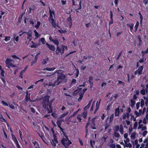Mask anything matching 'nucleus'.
<instances>
[{"instance_id":"72a5a7b5","label":"nucleus","mask_w":148,"mask_h":148,"mask_svg":"<svg viewBox=\"0 0 148 148\" xmlns=\"http://www.w3.org/2000/svg\"><path fill=\"white\" fill-rule=\"evenodd\" d=\"M114 115L113 114H112L110 116V122L111 123L113 121V119L114 117Z\"/></svg>"},{"instance_id":"6e6d98bb","label":"nucleus","mask_w":148,"mask_h":148,"mask_svg":"<svg viewBox=\"0 0 148 148\" xmlns=\"http://www.w3.org/2000/svg\"><path fill=\"white\" fill-rule=\"evenodd\" d=\"M51 143L54 146H56V143L55 142H54L53 140H52V141L51 142Z\"/></svg>"},{"instance_id":"a19ab883","label":"nucleus","mask_w":148,"mask_h":148,"mask_svg":"<svg viewBox=\"0 0 148 148\" xmlns=\"http://www.w3.org/2000/svg\"><path fill=\"white\" fill-rule=\"evenodd\" d=\"M61 142L62 144L65 147V138H63L61 140Z\"/></svg>"},{"instance_id":"cd10ccee","label":"nucleus","mask_w":148,"mask_h":148,"mask_svg":"<svg viewBox=\"0 0 148 148\" xmlns=\"http://www.w3.org/2000/svg\"><path fill=\"white\" fill-rule=\"evenodd\" d=\"M95 141L94 140L92 141V140H90V143L91 146L93 148V145H94L95 144Z\"/></svg>"},{"instance_id":"b1692460","label":"nucleus","mask_w":148,"mask_h":148,"mask_svg":"<svg viewBox=\"0 0 148 148\" xmlns=\"http://www.w3.org/2000/svg\"><path fill=\"white\" fill-rule=\"evenodd\" d=\"M48 58H47L43 60L42 62V64L43 65L47 63V62L48 60Z\"/></svg>"},{"instance_id":"37998d69","label":"nucleus","mask_w":148,"mask_h":148,"mask_svg":"<svg viewBox=\"0 0 148 148\" xmlns=\"http://www.w3.org/2000/svg\"><path fill=\"white\" fill-rule=\"evenodd\" d=\"M51 115L55 119H56L57 117V114L55 113H52Z\"/></svg>"},{"instance_id":"20e7f679","label":"nucleus","mask_w":148,"mask_h":148,"mask_svg":"<svg viewBox=\"0 0 148 148\" xmlns=\"http://www.w3.org/2000/svg\"><path fill=\"white\" fill-rule=\"evenodd\" d=\"M64 50V47L63 48L62 50L60 47H57L56 50V53L57 54H58L60 53H61V54H62L63 53V51Z\"/></svg>"},{"instance_id":"9d476101","label":"nucleus","mask_w":148,"mask_h":148,"mask_svg":"<svg viewBox=\"0 0 148 148\" xmlns=\"http://www.w3.org/2000/svg\"><path fill=\"white\" fill-rule=\"evenodd\" d=\"M124 142H125L124 147H126L131 148L132 147V145L130 143L126 142L125 140H124Z\"/></svg>"},{"instance_id":"9b49d317","label":"nucleus","mask_w":148,"mask_h":148,"mask_svg":"<svg viewBox=\"0 0 148 148\" xmlns=\"http://www.w3.org/2000/svg\"><path fill=\"white\" fill-rule=\"evenodd\" d=\"M72 19L71 18L70 16V17L68 18L67 19V23L69 24V27L71 28L72 25Z\"/></svg>"},{"instance_id":"423d86ee","label":"nucleus","mask_w":148,"mask_h":148,"mask_svg":"<svg viewBox=\"0 0 148 148\" xmlns=\"http://www.w3.org/2000/svg\"><path fill=\"white\" fill-rule=\"evenodd\" d=\"M46 45L48 47L49 49L52 50L54 51L55 50V48L54 46L51 45H50L47 43L46 44Z\"/></svg>"},{"instance_id":"5701e85b","label":"nucleus","mask_w":148,"mask_h":148,"mask_svg":"<svg viewBox=\"0 0 148 148\" xmlns=\"http://www.w3.org/2000/svg\"><path fill=\"white\" fill-rule=\"evenodd\" d=\"M135 101L133 99L131 100V103L130 106L131 107H133L135 105Z\"/></svg>"},{"instance_id":"f257e3e1","label":"nucleus","mask_w":148,"mask_h":148,"mask_svg":"<svg viewBox=\"0 0 148 148\" xmlns=\"http://www.w3.org/2000/svg\"><path fill=\"white\" fill-rule=\"evenodd\" d=\"M50 96L48 95H45L43 99L42 105L43 108L47 110L48 113H50L53 112L52 103L53 101H49Z\"/></svg>"},{"instance_id":"0eeeda50","label":"nucleus","mask_w":148,"mask_h":148,"mask_svg":"<svg viewBox=\"0 0 148 148\" xmlns=\"http://www.w3.org/2000/svg\"><path fill=\"white\" fill-rule=\"evenodd\" d=\"M31 44H32V45H30V47L31 48H36L38 46L40 45V43H36L35 42H34L33 41H32L31 42Z\"/></svg>"},{"instance_id":"5fc2aeb1","label":"nucleus","mask_w":148,"mask_h":148,"mask_svg":"<svg viewBox=\"0 0 148 148\" xmlns=\"http://www.w3.org/2000/svg\"><path fill=\"white\" fill-rule=\"evenodd\" d=\"M139 26V23L137 21L136 23V24L135 26V28H136V31L137 29Z\"/></svg>"},{"instance_id":"8fccbe9b","label":"nucleus","mask_w":148,"mask_h":148,"mask_svg":"<svg viewBox=\"0 0 148 148\" xmlns=\"http://www.w3.org/2000/svg\"><path fill=\"white\" fill-rule=\"evenodd\" d=\"M34 32L35 34V36L37 37H38L39 36V35L38 33L36 30H34Z\"/></svg>"},{"instance_id":"3c124183","label":"nucleus","mask_w":148,"mask_h":148,"mask_svg":"<svg viewBox=\"0 0 148 148\" xmlns=\"http://www.w3.org/2000/svg\"><path fill=\"white\" fill-rule=\"evenodd\" d=\"M109 147L110 148H115L116 145L114 144H113L110 145Z\"/></svg>"},{"instance_id":"f704fd0d","label":"nucleus","mask_w":148,"mask_h":148,"mask_svg":"<svg viewBox=\"0 0 148 148\" xmlns=\"http://www.w3.org/2000/svg\"><path fill=\"white\" fill-rule=\"evenodd\" d=\"M136 133L135 132H134L132 134L131 136V137L132 139H134L136 137Z\"/></svg>"},{"instance_id":"dca6fc26","label":"nucleus","mask_w":148,"mask_h":148,"mask_svg":"<svg viewBox=\"0 0 148 148\" xmlns=\"http://www.w3.org/2000/svg\"><path fill=\"white\" fill-rule=\"evenodd\" d=\"M38 134L40 136L41 139L44 142H45V136L44 135V134L42 132L40 134L38 133Z\"/></svg>"},{"instance_id":"6ab92c4d","label":"nucleus","mask_w":148,"mask_h":148,"mask_svg":"<svg viewBox=\"0 0 148 148\" xmlns=\"http://www.w3.org/2000/svg\"><path fill=\"white\" fill-rule=\"evenodd\" d=\"M143 68V66H141L137 70V71L138 72V74L139 75H140L142 74Z\"/></svg>"},{"instance_id":"338daca9","label":"nucleus","mask_w":148,"mask_h":148,"mask_svg":"<svg viewBox=\"0 0 148 148\" xmlns=\"http://www.w3.org/2000/svg\"><path fill=\"white\" fill-rule=\"evenodd\" d=\"M87 115V112H85L83 113V117L86 118V116Z\"/></svg>"},{"instance_id":"c85d7f7f","label":"nucleus","mask_w":148,"mask_h":148,"mask_svg":"<svg viewBox=\"0 0 148 148\" xmlns=\"http://www.w3.org/2000/svg\"><path fill=\"white\" fill-rule=\"evenodd\" d=\"M39 41L41 42L42 43V44L43 45H44L45 44L46 41H45V39L44 38H41L39 40Z\"/></svg>"},{"instance_id":"bb28decb","label":"nucleus","mask_w":148,"mask_h":148,"mask_svg":"<svg viewBox=\"0 0 148 148\" xmlns=\"http://www.w3.org/2000/svg\"><path fill=\"white\" fill-rule=\"evenodd\" d=\"M52 42L57 45H59V42L57 39H54Z\"/></svg>"},{"instance_id":"393cba45","label":"nucleus","mask_w":148,"mask_h":148,"mask_svg":"<svg viewBox=\"0 0 148 148\" xmlns=\"http://www.w3.org/2000/svg\"><path fill=\"white\" fill-rule=\"evenodd\" d=\"M119 127L117 125H116L114 126V131L115 132H116L118 131L119 130Z\"/></svg>"},{"instance_id":"58836bf2","label":"nucleus","mask_w":148,"mask_h":148,"mask_svg":"<svg viewBox=\"0 0 148 148\" xmlns=\"http://www.w3.org/2000/svg\"><path fill=\"white\" fill-rule=\"evenodd\" d=\"M95 118H93L91 120V124L93 125H95Z\"/></svg>"},{"instance_id":"7ed1b4c3","label":"nucleus","mask_w":148,"mask_h":148,"mask_svg":"<svg viewBox=\"0 0 148 148\" xmlns=\"http://www.w3.org/2000/svg\"><path fill=\"white\" fill-rule=\"evenodd\" d=\"M57 79H58L60 80V81L62 82V81L65 78V75L62 73L58 72L57 73Z\"/></svg>"},{"instance_id":"bf43d9fd","label":"nucleus","mask_w":148,"mask_h":148,"mask_svg":"<svg viewBox=\"0 0 148 148\" xmlns=\"http://www.w3.org/2000/svg\"><path fill=\"white\" fill-rule=\"evenodd\" d=\"M12 57L14 58V59H19V60H20V59L18 57H17L16 55H12Z\"/></svg>"},{"instance_id":"ea45409f","label":"nucleus","mask_w":148,"mask_h":148,"mask_svg":"<svg viewBox=\"0 0 148 148\" xmlns=\"http://www.w3.org/2000/svg\"><path fill=\"white\" fill-rule=\"evenodd\" d=\"M119 84H121L123 86H124L125 85L124 83L120 80H118V83L117 84L118 85Z\"/></svg>"},{"instance_id":"1a4fd4ad","label":"nucleus","mask_w":148,"mask_h":148,"mask_svg":"<svg viewBox=\"0 0 148 148\" xmlns=\"http://www.w3.org/2000/svg\"><path fill=\"white\" fill-rule=\"evenodd\" d=\"M51 20L50 21L51 22V24L53 27L55 28H56V27H59L58 25H56L54 18H52Z\"/></svg>"},{"instance_id":"c9c22d12","label":"nucleus","mask_w":148,"mask_h":148,"mask_svg":"<svg viewBox=\"0 0 148 148\" xmlns=\"http://www.w3.org/2000/svg\"><path fill=\"white\" fill-rule=\"evenodd\" d=\"M11 37L10 36H6L5 37L4 40L6 42H7L10 40Z\"/></svg>"},{"instance_id":"ddd939ff","label":"nucleus","mask_w":148,"mask_h":148,"mask_svg":"<svg viewBox=\"0 0 148 148\" xmlns=\"http://www.w3.org/2000/svg\"><path fill=\"white\" fill-rule=\"evenodd\" d=\"M92 99H91L89 101L88 105L85 107L84 108V109L85 110H86L87 109L89 108L90 105L91 104V103L92 101Z\"/></svg>"},{"instance_id":"69168bd1","label":"nucleus","mask_w":148,"mask_h":148,"mask_svg":"<svg viewBox=\"0 0 148 148\" xmlns=\"http://www.w3.org/2000/svg\"><path fill=\"white\" fill-rule=\"evenodd\" d=\"M76 82V80L75 79H73L71 81V84H75Z\"/></svg>"},{"instance_id":"49530a36","label":"nucleus","mask_w":148,"mask_h":148,"mask_svg":"<svg viewBox=\"0 0 148 148\" xmlns=\"http://www.w3.org/2000/svg\"><path fill=\"white\" fill-rule=\"evenodd\" d=\"M141 106L142 107L144 105V101L143 99H141L140 101Z\"/></svg>"},{"instance_id":"c03bdc74","label":"nucleus","mask_w":148,"mask_h":148,"mask_svg":"<svg viewBox=\"0 0 148 148\" xmlns=\"http://www.w3.org/2000/svg\"><path fill=\"white\" fill-rule=\"evenodd\" d=\"M53 140L56 143H58V141L57 140V138H56V136L55 135H54V139Z\"/></svg>"},{"instance_id":"2f4dec72","label":"nucleus","mask_w":148,"mask_h":148,"mask_svg":"<svg viewBox=\"0 0 148 148\" xmlns=\"http://www.w3.org/2000/svg\"><path fill=\"white\" fill-rule=\"evenodd\" d=\"M145 89L143 88L140 91V93L143 95H145Z\"/></svg>"},{"instance_id":"4468645a","label":"nucleus","mask_w":148,"mask_h":148,"mask_svg":"<svg viewBox=\"0 0 148 148\" xmlns=\"http://www.w3.org/2000/svg\"><path fill=\"white\" fill-rule=\"evenodd\" d=\"M65 142H66L67 143L66 144L67 145H69L72 144L70 140L67 136L65 135Z\"/></svg>"},{"instance_id":"6e6552de","label":"nucleus","mask_w":148,"mask_h":148,"mask_svg":"<svg viewBox=\"0 0 148 148\" xmlns=\"http://www.w3.org/2000/svg\"><path fill=\"white\" fill-rule=\"evenodd\" d=\"M29 13L30 14L31 11H34L36 10V7L34 5H32L29 7Z\"/></svg>"},{"instance_id":"e2e57ef3","label":"nucleus","mask_w":148,"mask_h":148,"mask_svg":"<svg viewBox=\"0 0 148 148\" xmlns=\"http://www.w3.org/2000/svg\"><path fill=\"white\" fill-rule=\"evenodd\" d=\"M17 148H21L18 142L15 143Z\"/></svg>"},{"instance_id":"f03ea898","label":"nucleus","mask_w":148,"mask_h":148,"mask_svg":"<svg viewBox=\"0 0 148 148\" xmlns=\"http://www.w3.org/2000/svg\"><path fill=\"white\" fill-rule=\"evenodd\" d=\"M14 62V61L13 60L8 58L6 59L5 62L6 67L9 68H10L11 67H16V65L13 64Z\"/></svg>"},{"instance_id":"412c9836","label":"nucleus","mask_w":148,"mask_h":148,"mask_svg":"<svg viewBox=\"0 0 148 148\" xmlns=\"http://www.w3.org/2000/svg\"><path fill=\"white\" fill-rule=\"evenodd\" d=\"M55 69H56L55 68H49L47 67V68H45L43 70V71L46 70V71H53V70H54Z\"/></svg>"},{"instance_id":"aec40b11","label":"nucleus","mask_w":148,"mask_h":148,"mask_svg":"<svg viewBox=\"0 0 148 148\" xmlns=\"http://www.w3.org/2000/svg\"><path fill=\"white\" fill-rule=\"evenodd\" d=\"M62 121H64L63 120H58L57 121V124L59 127H61Z\"/></svg>"},{"instance_id":"e433bc0d","label":"nucleus","mask_w":148,"mask_h":148,"mask_svg":"<svg viewBox=\"0 0 148 148\" xmlns=\"http://www.w3.org/2000/svg\"><path fill=\"white\" fill-rule=\"evenodd\" d=\"M142 53L143 55H144L146 54L147 53H148V47L147 49V50L145 51H142L141 52Z\"/></svg>"},{"instance_id":"f8f14e48","label":"nucleus","mask_w":148,"mask_h":148,"mask_svg":"<svg viewBox=\"0 0 148 148\" xmlns=\"http://www.w3.org/2000/svg\"><path fill=\"white\" fill-rule=\"evenodd\" d=\"M93 78L92 76H90L89 77V79L88 80L89 82L90 85V87L92 88L93 86V83L92 82Z\"/></svg>"},{"instance_id":"39448f33","label":"nucleus","mask_w":148,"mask_h":148,"mask_svg":"<svg viewBox=\"0 0 148 148\" xmlns=\"http://www.w3.org/2000/svg\"><path fill=\"white\" fill-rule=\"evenodd\" d=\"M28 35V37L27 38V39H29V42L30 41L32 38V32L31 31H29L28 32L26 33Z\"/></svg>"},{"instance_id":"4d7b16f0","label":"nucleus","mask_w":148,"mask_h":148,"mask_svg":"<svg viewBox=\"0 0 148 148\" xmlns=\"http://www.w3.org/2000/svg\"><path fill=\"white\" fill-rule=\"evenodd\" d=\"M4 73H5V71L3 70H1V75L3 77H5L4 74Z\"/></svg>"},{"instance_id":"13d9d810","label":"nucleus","mask_w":148,"mask_h":148,"mask_svg":"<svg viewBox=\"0 0 148 148\" xmlns=\"http://www.w3.org/2000/svg\"><path fill=\"white\" fill-rule=\"evenodd\" d=\"M27 68H28V66L27 65L25 66V67L24 69L23 70H22V71H21L23 72V73H24L25 71H26L27 69Z\"/></svg>"},{"instance_id":"473e14b6","label":"nucleus","mask_w":148,"mask_h":148,"mask_svg":"<svg viewBox=\"0 0 148 148\" xmlns=\"http://www.w3.org/2000/svg\"><path fill=\"white\" fill-rule=\"evenodd\" d=\"M110 122L109 123H108L107 122L106 123L105 125H104L105 130H106L109 127V126H110Z\"/></svg>"},{"instance_id":"a878e982","label":"nucleus","mask_w":148,"mask_h":148,"mask_svg":"<svg viewBox=\"0 0 148 148\" xmlns=\"http://www.w3.org/2000/svg\"><path fill=\"white\" fill-rule=\"evenodd\" d=\"M41 23L40 21H37V24L35 25V27L37 29H38L39 28L40 26V25Z\"/></svg>"},{"instance_id":"a18cd8bd","label":"nucleus","mask_w":148,"mask_h":148,"mask_svg":"<svg viewBox=\"0 0 148 148\" xmlns=\"http://www.w3.org/2000/svg\"><path fill=\"white\" fill-rule=\"evenodd\" d=\"M19 36H17L16 38H15V37H14L13 38V39L14 40H15L17 42H18L19 40Z\"/></svg>"},{"instance_id":"2eb2a0df","label":"nucleus","mask_w":148,"mask_h":148,"mask_svg":"<svg viewBox=\"0 0 148 148\" xmlns=\"http://www.w3.org/2000/svg\"><path fill=\"white\" fill-rule=\"evenodd\" d=\"M61 81L60 80H58L57 79L54 82V83L52 85L53 86H56L58 85Z\"/></svg>"},{"instance_id":"774afa93","label":"nucleus","mask_w":148,"mask_h":148,"mask_svg":"<svg viewBox=\"0 0 148 148\" xmlns=\"http://www.w3.org/2000/svg\"><path fill=\"white\" fill-rule=\"evenodd\" d=\"M119 131H120V133L122 134H123V128H119Z\"/></svg>"},{"instance_id":"7c9ffc66","label":"nucleus","mask_w":148,"mask_h":148,"mask_svg":"<svg viewBox=\"0 0 148 148\" xmlns=\"http://www.w3.org/2000/svg\"><path fill=\"white\" fill-rule=\"evenodd\" d=\"M114 135L116 137H119L120 136L118 132H115L114 133Z\"/></svg>"},{"instance_id":"4be33fe9","label":"nucleus","mask_w":148,"mask_h":148,"mask_svg":"<svg viewBox=\"0 0 148 148\" xmlns=\"http://www.w3.org/2000/svg\"><path fill=\"white\" fill-rule=\"evenodd\" d=\"M127 25L130 27V29L131 32L133 29L134 27V24L133 23L127 24Z\"/></svg>"},{"instance_id":"052dcab7","label":"nucleus","mask_w":148,"mask_h":148,"mask_svg":"<svg viewBox=\"0 0 148 148\" xmlns=\"http://www.w3.org/2000/svg\"><path fill=\"white\" fill-rule=\"evenodd\" d=\"M147 131H144L143 133V136H145L146 134H147Z\"/></svg>"},{"instance_id":"de8ad7c7","label":"nucleus","mask_w":148,"mask_h":148,"mask_svg":"<svg viewBox=\"0 0 148 148\" xmlns=\"http://www.w3.org/2000/svg\"><path fill=\"white\" fill-rule=\"evenodd\" d=\"M65 116V113H63V114L61 115L58 118V120H62V119L63 117Z\"/></svg>"},{"instance_id":"4c0bfd02","label":"nucleus","mask_w":148,"mask_h":148,"mask_svg":"<svg viewBox=\"0 0 148 148\" xmlns=\"http://www.w3.org/2000/svg\"><path fill=\"white\" fill-rule=\"evenodd\" d=\"M1 102L5 106H8V105L6 102H5L4 101H2Z\"/></svg>"},{"instance_id":"09e8293b","label":"nucleus","mask_w":148,"mask_h":148,"mask_svg":"<svg viewBox=\"0 0 148 148\" xmlns=\"http://www.w3.org/2000/svg\"><path fill=\"white\" fill-rule=\"evenodd\" d=\"M25 99L27 101H28L29 99H30V98H29V97H28V94L27 93L26 95Z\"/></svg>"},{"instance_id":"c756f323","label":"nucleus","mask_w":148,"mask_h":148,"mask_svg":"<svg viewBox=\"0 0 148 148\" xmlns=\"http://www.w3.org/2000/svg\"><path fill=\"white\" fill-rule=\"evenodd\" d=\"M79 97L78 99V101H80L82 99V98L83 97V93H79Z\"/></svg>"},{"instance_id":"864d4df0","label":"nucleus","mask_w":148,"mask_h":148,"mask_svg":"<svg viewBox=\"0 0 148 148\" xmlns=\"http://www.w3.org/2000/svg\"><path fill=\"white\" fill-rule=\"evenodd\" d=\"M140 103L139 102H137L136 104V109L137 110H138L139 109V107L140 105Z\"/></svg>"},{"instance_id":"f3484780","label":"nucleus","mask_w":148,"mask_h":148,"mask_svg":"<svg viewBox=\"0 0 148 148\" xmlns=\"http://www.w3.org/2000/svg\"><path fill=\"white\" fill-rule=\"evenodd\" d=\"M119 114L120 111L119 107H118L115 109V116H118Z\"/></svg>"},{"instance_id":"603ef678","label":"nucleus","mask_w":148,"mask_h":148,"mask_svg":"<svg viewBox=\"0 0 148 148\" xmlns=\"http://www.w3.org/2000/svg\"><path fill=\"white\" fill-rule=\"evenodd\" d=\"M138 125V123L137 122H135L133 126V128L134 129H136Z\"/></svg>"},{"instance_id":"0e129e2a","label":"nucleus","mask_w":148,"mask_h":148,"mask_svg":"<svg viewBox=\"0 0 148 148\" xmlns=\"http://www.w3.org/2000/svg\"><path fill=\"white\" fill-rule=\"evenodd\" d=\"M52 18H53V16L52 15H51V14H50V16H49V21H51V19H52Z\"/></svg>"},{"instance_id":"79ce46f5","label":"nucleus","mask_w":148,"mask_h":148,"mask_svg":"<svg viewBox=\"0 0 148 148\" xmlns=\"http://www.w3.org/2000/svg\"><path fill=\"white\" fill-rule=\"evenodd\" d=\"M60 130L62 132L64 136H65V130L63 128H62L61 127H59Z\"/></svg>"},{"instance_id":"a211bd4d","label":"nucleus","mask_w":148,"mask_h":148,"mask_svg":"<svg viewBox=\"0 0 148 148\" xmlns=\"http://www.w3.org/2000/svg\"><path fill=\"white\" fill-rule=\"evenodd\" d=\"M33 143L35 148H40L39 144L36 141H35L34 142H33Z\"/></svg>"},{"instance_id":"680f3d73","label":"nucleus","mask_w":148,"mask_h":148,"mask_svg":"<svg viewBox=\"0 0 148 148\" xmlns=\"http://www.w3.org/2000/svg\"><path fill=\"white\" fill-rule=\"evenodd\" d=\"M76 70V73L75 75V76H76V77H77L78 76L79 73V71L78 69H77Z\"/></svg>"}]
</instances>
